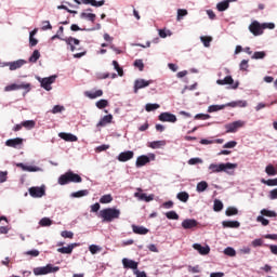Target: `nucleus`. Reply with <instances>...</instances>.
Instances as JSON below:
<instances>
[{
	"label": "nucleus",
	"mask_w": 277,
	"mask_h": 277,
	"mask_svg": "<svg viewBox=\"0 0 277 277\" xmlns=\"http://www.w3.org/2000/svg\"><path fill=\"white\" fill-rule=\"evenodd\" d=\"M100 217L102 222H114V220L120 219V210L116 208H105L100 211Z\"/></svg>",
	"instance_id": "nucleus-1"
},
{
	"label": "nucleus",
	"mask_w": 277,
	"mask_h": 277,
	"mask_svg": "<svg viewBox=\"0 0 277 277\" xmlns=\"http://www.w3.org/2000/svg\"><path fill=\"white\" fill-rule=\"evenodd\" d=\"M83 179L81 175L69 171L58 177V185H68V183H81Z\"/></svg>",
	"instance_id": "nucleus-2"
},
{
	"label": "nucleus",
	"mask_w": 277,
	"mask_h": 277,
	"mask_svg": "<svg viewBox=\"0 0 277 277\" xmlns=\"http://www.w3.org/2000/svg\"><path fill=\"white\" fill-rule=\"evenodd\" d=\"M235 168H237V164L230 163V162L220 163V164L211 163L209 166V170L211 174L219 173V172H226V170H235Z\"/></svg>",
	"instance_id": "nucleus-3"
},
{
	"label": "nucleus",
	"mask_w": 277,
	"mask_h": 277,
	"mask_svg": "<svg viewBox=\"0 0 277 277\" xmlns=\"http://www.w3.org/2000/svg\"><path fill=\"white\" fill-rule=\"evenodd\" d=\"M55 272H60V266H53V264H48L47 266L34 269L35 276H45V274H53Z\"/></svg>",
	"instance_id": "nucleus-4"
},
{
	"label": "nucleus",
	"mask_w": 277,
	"mask_h": 277,
	"mask_svg": "<svg viewBox=\"0 0 277 277\" xmlns=\"http://www.w3.org/2000/svg\"><path fill=\"white\" fill-rule=\"evenodd\" d=\"M16 90H25L31 92V83L22 82L21 84L12 83L4 88V92H14Z\"/></svg>",
	"instance_id": "nucleus-5"
},
{
	"label": "nucleus",
	"mask_w": 277,
	"mask_h": 277,
	"mask_svg": "<svg viewBox=\"0 0 277 277\" xmlns=\"http://www.w3.org/2000/svg\"><path fill=\"white\" fill-rule=\"evenodd\" d=\"M55 79H57L56 76H51L48 78H38L39 83H41V88H43V90H47L48 92H50V90H52L51 84L55 83Z\"/></svg>",
	"instance_id": "nucleus-6"
},
{
	"label": "nucleus",
	"mask_w": 277,
	"mask_h": 277,
	"mask_svg": "<svg viewBox=\"0 0 277 277\" xmlns=\"http://www.w3.org/2000/svg\"><path fill=\"white\" fill-rule=\"evenodd\" d=\"M150 161H155V154H149V156L142 155L136 159V168H143L146 163H150Z\"/></svg>",
	"instance_id": "nucleus-7"
},
{
	"label": "nucleus",
	"mask_w": 277,
	"mask_h": 277,
	"mask_svg": "<svg viewBox=\"0 0 277 277\" xmlns=\"http://www.w3.org/2000/svg\"><path fill=\"white\" fill-rule=\"evenodd\" d=\"M217 85H232L233 90L239 88V82H235L232 76H226L224 79L216 80Z\"/></svg>",
	"instance_id": "nucleus-8"
},
{
	"label": "nucleus",
	"mask_w": 277,
	"mask_h": 277,
	"mask_svg": "<svg viewBox=\"0 0 277 277\" xmlns=\"http://www.w3.org/2000/svg\"><path fill=\"white\" fill-rule=\"evenodd\" d=\"M151 83V80L136 79L134 81V94H137V92H140V90L144 88H148V85H150Z\"/></svg>",
	"instance_id": "nucleus-9"
},
{
	"label": "nucleus",
	"mask_w": 277,
	"mask_h": 277,
	"mask_svg": "<svg viewBox=\"0 0 277 277\" xmlns=\"http://www.w3.org/2000/svg\"><path fill=\"white\" fill-rule=\"evenodd\" d=\"M249 31H251V34L253 36H262L263 34V24L254 21L250 24L249 26Z\"/></svg>",
	"instance_id": "nucleus-10"
},
{
	"label": "nucleus",
	"mask_w": 277,
	"mask_h": 277,
	"mask_svg": "<svg viewBox=\"0 0 277 277\" xmlns=\"http://www.w3.org/2000/svg\"><path fill=\"white\" fill-rule=\"evenodd\" d=\"M243 124H245V122L241 120L228 123L225 126L226 133H237V130L241 129V127H243Z\"/></svg>",
	"instance_id": "nucleus-11"
},
{
	"label": "nucleus",
	"mask_w": 277,
	"mask_h": 277,
	"mask_svg": "<svg viewBox=\"0 0 277 277\" xmlns=\"http://www.w3.org/2000/svg\"><path fill=\"white\" fill-rule=\"evenodd\" d=\"M44 194H47L44 187L32 186L29 188V195L31 198H42Z\"/></svg>",
	"instance_id": "nucleus-12"
},
{
	"label": "nucleus",
	"mask_w": 277,
	"mask_h": 277,
	"mask_svg": "<svg viewBox=\"0 0 277 277\" xmlns=\"http://www.w3.org/2000/svg\"><path fill=\"white\" fill-rule=\"evenodd\" d=\"M137 193H134V198H137L138 200H143L144 202H151V200H155V195L147 196L146 194L142 193V188H136Z\"/></svg>",
	"instance_id": "nucleus-13"
},
{
	"label": "nucleus",
	"mask_w": 277,
	"mask_h": 277,
	"mask_svg": "<svg viewBox=\"0 0 277 277\" xmlns=\"http://www.w3.org/2000/svg\"><path fill=\"white\" fill-rule=\"evenodd\" d=\"M158 120H160V122H176V116L174 114L171 113H161L158 116Z\"/></svg>",
	"instance_id": "nucleus-14"
},
{
	"label": "nucleus",
	"mask_w": 277,
	"mask_h": 277,
	"mask_svg": "<svg viewBox=\"0 0 277 277\" xmlns=\"http://www.w3.org/2000/svg\"><path fill=\"white\" fill-rule=\"evenodd\" d=\"M25 64H27V61L17 60V61H14V62L5 63V66H9L10 70H18V68H23V66H25Z\"/></svg>",
	"instance_id": "nucleus-15"
},
{
	"label": "nucleus",
	"mask_w": 277,
	"mask_h": 277,
	"mask_svg": "<svg viewBox=\"0 0 277 277\" xmlns=\"http://www.w3.org/2000/svg\"><path fill=\"white\" fill-rule=\"evenodd\" d=\"M196 226H198V221L194 219H186L182 222V228H184L185 230L196 228Z\"/></svg>",
	"instance_id": "nucleus-16"
},
{
	"label": "nucleus",
	"mask_w": 277,
	"mask_h": 277,
	"mask_svg": "<svg viewBox=\"0 0 277 277\" xmlns=\"http://www.w3.org/2000/svg\"><path fill=\"white\" fill-rule=\"evenodd\" d=\"M134 155L135 154L131 150L122 151L118 156V161H121V162L131 161V159H133Z\"/></svg>",
	"instance_id": "nucleus-17"
},
{
	"label": "nucleus",
	"mask_w": 277,
	"mask_h": 277,
	"mask_svg": "<svg viewBox=\"0 0 277 277\" xmlns=\"http://www.w3.org/2000/svg\"><path fill=\"white\" fill-rule=\"evenodd\" d=\"M122 265H123L124 269H135V272H136L138 264H137V262H135L133 260L123 258Z\"/></svg>",
	"instance_id": "nucleus-18"
},
{
	"label": "nucleus",
	"mask_w": 277,
	"mask_h": 277,
	"mask_svg": "<svg viewBox=\"0 0 277 277\" xmlns=\"http://www.w3.org/2000/svg\"><path fill=\"white\" fill-rule=\"evenodd\" d=\"M194 250H198L199 254L207 255L211 252V248L209 246L202 247L200 243L193 245Z\"/></svg>",
	"instance_id": "nucleus-19"
},
{
	"label": "nucleus",
	"mask_w": 277,
	"mask_h": 277,
	"mask_svg": "<svg viewBox=\"0 0 277 277\" xmlns=\"http://www.w3.org/2000/svg\"><path fill=\"white\" fill-rule=\"evenodd\" d=\"M79 246L78 243H70L67 247L58 248L57 252L61 254H72V250Z\"/></svg>",
	"instance_id": "nucleus-20"
},
{
	"label": "nucleus",
	"mask_w": 277,
	"mask_h": 277,
	"mask_svg": "<svg viewBox=\"0 0 277 277\" xmlns=\"http://www.w3.org/2000/svg\"><path fill=\"white\" fill-rule=\"evenodd\" d=\"M132 230L135 235H148V233H150L149 228L137 225H132Z\"/></svg>",
	"instance_id": "nucleus-21"
},
{
	"label": "nucleus",
	"mask_w": 277,
	"mask_h": 277,
	"mask_svg": "<svg viewBox=\"0 0 277 277\" xmlns=\"http://www.w3.org/2000/svg\"><path fill=\"white\" fill-rule=\"evenodd\" d=\"M23 144V138L16 137V138H10L5 142V146H9L10 148H16V146H21Z\"/></svg>",
	"instance_id": "nucleus-22"
},
{
	"label": "nucleus",
	"mask_w": 277,
	"mask_h": 277,
	"mask_svg": "<svg viewBox=\"0 0 277 277\" xmlns=\"http://www.w3.org/2000/svg\"><path fill=\"white\" fill-rule=\"evenodd\" d=\"M17 168H22L24 172H40V167L25 166L23 162L16 164Z\"/></svg>",
	"instance_id": "nucleus-23"
},
{
	"label": "nucleus",
	"mask_w": 277,
	"mask_h": 277,
	"mask_svg": "<svg viewBox=\"0 0 277 277\" xmlns=\"http://www.w3.org/2000/svg\"><path fill=\"white\" fill-rule=\"evenodd\" d=\"M17 168H22L24 172H40V167L25 166L23 162L16 164Z\"/></svg>",
	"instance_id": "nucleus-24"
},
{
	"label": "nucleus",
	"mask_w": 277,
	"mask_h": 277,
	"mask_svg": "<svg viewBox=\"0 0 277 277\" xmlns=\"http://www.w3.org/2000/svg\"><path fill=\"white\" fill-rule=\"evenodd\" d=\"M81 3H83L84 5H93V8H101L105 5V0H81Z\"/></svg>",
	"instance_id": "nucleus-25"
},
{
	"label": "nucleus",
	"mask_w": 277,
	"mask_h": 277,
	"mask_svg": "<svg viewBox=\"0 0 277 277\" xmlns=\"http://www.w3.org/2000/svg\"><path fill=\"white\" fill-rule=\"evenodd\" d=\"M58 136L61 137V140H65V142H77L78 140L75 134L66 132H61Z\"/></svg>",
	"instance_id": "nucleus-26"
},
{
	"label": "nucleus",
	"mask_w": 277,
	"mask_h": 277,
	"mask_svg": "<svg viewBox=\"0 0 277 277\" xmlns=\"http://www.w3.org/2000/svg\"><path fill=\"white\" fill-rule=\"evenodd\" d=\"M222 226L223 228H239L241 223L239 221H223Z\"/></svg>",
	"instance_id": "nucleus-27"
},
{
	"label": "nucleus",
	"mask_w": 277,
	"mask_h": 277,
	"mask_svg": "<svg viewBox=\"0 0 277 277\" xmlns=\"http://www.w3.org/2000/svg\"><path fill=\"white\" fill-rule=\"evenodd\" d=\"M114 120L113 115H106L104 116L97 123V127H107V124H110V122Z\"/></svg>",
	"instance_id": "nucleus-28"
},
{
	"label": "nucleus",
	"mask_w": 277,
	"mask_h": 277,
	"mask_svg": "<svg viewBox=\"0 0 277 277\" xmlns=\"http://www.w3.org/2000/svg\"><path fill=\"white\" fill-rule=\"evenodd\" d=\"M229 5H230V0H224L216 4V10H219V12H226V10H228Z\"/></svg>",
	"instance_id": "nucleus-29"
},
{
	"label": "nucleus",
	"mask_w": 277,
	"mask_h": 277,
	"mask_svg": "<svg viewBox=\"0 0 277 277\" xmlns=\"http://www.w3.org/2000/svg\"><path fill=\"white\" fill-rule=\"evenodd\" d=\"M84 96H88V98H92V100L98 98V97L103 96V90H97L95 92L85 91Z\"/></svg>",
	"instance_id": "nucleus-30"
},
{
	"label": "nucleus",
	"mask_w": 277,
	"mask_h": 277,
	"mask_svg": "<svg viewBox=\"0 0 277 277\" xmlns=\"http://www.w3.org/2000/svg\"><path fill=\"white\" fill-rule=\"evenodd\" d=\"M65 42H66V44H68L70 47V51H72V52L76 50L75 44L76 45L80 44L79 39H75L72 37L65 39Z\"/></svg>",
	"instance_id": "nucleus-31"
},
{
	"label": "nucleus",
	"mask_w": 277,
	"mask_h": 277,
	"mask_svg": "<svg viewBox=\"0 0 277 277\" xmlns=\"http://www.w3.org/2000/svg\"><path fill=\"white\" fill-rule=\"evenodd\" d=\"M226 107H228L227 104H224V105H211V106L208 107V113L209 114H213L215 111H221V109H224Z\"/></svg>",
	"instance_id": "nucleus-32"
},
{
	"label": "nucleus",
	"mask_w": 277,
	"mask_h": 277,
	"mask_svg": "<svg viewBox=\"0 0 277 277\" xmlns=\"http://www.w3.org/2000/svg\"><path fill=\"white\" fill-rule=\"evenodd\" d=\"M227 107H248V102L237 101V102L227 103Z\"/></svg>",
	"instance_id": "nucleus-33"
},
{
	"label": "nucleus",
	"mask_w": 277,
	"mask_h": 277,
	"mask_svg": "<svg viewBox=\"0 0 277 277\" xmlns=\"http://www.w3.org/2000/svg\"><path fill=\"white\" fill-rule=\"evenodd\" d=\"M114 197L111 194L103 195L100 199L101 205H109V202H113Z\"/></svg>",
	"instance_id": "nucleus-34"
},
{
	"label": "nucleus",
	"mask_w": 277,
	"mask_h": 277,
	"mask_svg": "<svg viewBox=\"0 0 277 277\" xmlns=\"http://www.w3.org/2000/svg\"><path fill=\"white\" fill-rule=\"evenodd\" d=\"M265 172L268 176H276V174H277V170L273 164L266 166Z\"/></svg>",
	"instance_id": "nucleus-35"
},
{
	"label": "nucleus",
	"mask_w": 277,
	"mask_h": 277,
	"mask_svg": "<svg viewBox=\"0 0 277 277\" xmlns=\"http://www.w3.org/2000/svg\"><path fill=\"white\" fill-rule=\"evenodd\" d=\"M222 209H224V203H222L220 199H215L213 205V211H215L216 213H220Z\"/></svg>",
	"instance_id": "nucleus-36"
},
{
	"label": "nucleus",
	"mask_w": 277,
	"mask_h": 277,
	"mask_svg": "<svg viewBox=\"0 0 277 277\" xmlns=\"http://www.w3.org/2000/svg\"><path fill=\"white\" fill-rule=\"evenodd\" d=\"M161 146H166V141H154L151 143H149V148H161Z\"/></svg>",
	"instance_id": "nucleus-37"
},
{
	"label": "nucleus",
	"mask_w": 277,
	"mask_h": 277,
	"mask_svg": "<svg viewBox=\"0 0 277 277\" xmlns=\"http://www.w3.org/2000/svg\"><path fill=\"white\" fill-rule=\"evenodd\" d=\"M80 18H88L89 21H91V23H94V21H96V14L83 12L80 14Z\"/></svg>",
	"instance_id": "nucleus-38"
},
{
	"label": "nucleus",
	"mask_w": 277,
	"mask_h": 277,
	"mask_svg": "<svg viewBox=\"0 0 277 277\" xmlns=\"http://www.w3.org/2000/svg\"><path fill=\"white\" fill-rule=\"evenodd\" d=\"M238 213H239V210H237V208H235V207H228L225 211V215H227V217L237 215Z\"/></svg>",
	"instance_id": "nucleus-39"
},
{
	"label": "nucleus",
	"mask_w": 277,
	"mask_h": 277,
	"mask_svg": "<svg viewBox=\"0 0 277 277\" xmlns=\"http://www.w3.org/2000/svg\"><path fill=\"white\" fill-rule=\"evenodd\" d=\"M277 101L271 102V104H265V103H259L255 106V111H261V109H265V107H272V105H276Z\"/></svg>",
	"instance_id": "nucleus-40"
},
{
	"label": "nucleus",
	"mask_w": 277,
	"mask_h": 277,
	"mask_svg": "<svg viewBox=\"0 0 277 277\" xmlns=\"http://www.w3.org/2000/svg\"><path fill=\"white\" fill-rule=\"evenodd\" d=\"M177 199L181 200V202H187L189 200V194L187 192H181L176 196Z\"/></svg>",
	"instance_id": "nucleus-41"
},
{
	"label": "nucleus",
	"mask_w": 277,
	"mask_h": 277,
	"mask_svg": "<svg viewBox=\"0 0 277 277\" xmlns=\"http://www.w3.org/2000/svg\"><path fill=\"white\" fill-rule=\"evenodd\" d=\"M38 60H40V51L35 50L31 54V56L29 57V62L31 64H36V62H38Z\"/></svg>",
	"instance_id": "nucleus-42"
},
{
	"label": "nucleus",
	"mask_w": 277,
	"mask_h": 277,
	"mask_svg": "<svg viewBox=\"0 0 277 277\" xmlns=\"http://www.w3.org/2000/svg\"><path fill=\"white\" fill-rule=\"evenodd\" d=\"M208 187H209V184L205 181H201L197 184V192L199 193L207 192Z\"/></svg>",
	"instance_id": "nucleus-43"
},
{
	"label": "nucleus",
	"mask_w": 277,
	"mask_h": 277,
	"mask_svg": "<svg viewBox=\"0 0 277 277\" xmlns=\"http://www.w3.org/2000/svg\"><path fill=\"white\" fill-rule=\"evenodd\" d=\"M113 66L115 70H117L119 77H123L124 70L122 69V67H120V64H118V61H113Z\"/></svg>",
	"instance_id": "nucleus-44"
},
{
	"label": "nucleus",
	"mask_w": 277,
	"mask_h": 277,
	"mask_svg": "<svg viewBox=\"0 0 277 277\" xmlns=\"http://www.w3.org/2000/svg\"><path fill=\"white\" fill-rule=\"evenodd\" d=\"M88 194H90V192H88V189H84L72 193L71 196L72 198H83V196H88Z\"/></svg>",
	"instance_id": "nucleus-45"
},
{
	"label": "nucleus",
	"mask_w": 277,
	"mask_h": 277,
	"mask_svg": "<svg viewBox=\"0 0 277 277\" xmlns=\"http://www.w3.org/2000/svg\"><path fill=\"white\" fill-rule=\"evenodd\" d=\"M261 183H263L264 185H268V187H276L277 185V177L273 179V180H261Z\"/></svg>",
	"instance_id": "nucleus-46"
},
{
	"label": "nucleus",
	"mask_w": 277,
	"mask_h": 277,
	"mask_svg": "<svg viewBox=\"0 0 277 277\" xmlns=\"http://www.w3.org/2000/svg\"><path fill=\"white\" fill-rule=\"evenodd\" d=\"M265 55H267L265 51L254 52L251 60H264Z\"/></svg>",
	"instance_id": "nucleus-47"
},
{
	"label": "nucleus",
	"mask_w": 277,
	"mask_h": 277,
	"mask_svg": "<svg viewBox=\"0 0 277 277\" xmlns=\"http://www.w3.org/2000/svg\"><path fill=\"white\" fill-rule=\"evenodd\" d=\"M261 215H264L266 217H276L277 216L276 212H274L272 210H267V209L261 210Z\"/></svg>",
	"instance_id": "nucleus-48"
},
{
	"label": "nucleus",
	"mask_w": 277,
	"mask_h": 277,
	"mask_svg": "<svg viewBox=\"0 0 277 277\" xmlns=\"http://www.w3.org/2000/svg\"><path fill=\"white\" fill-rule=\"evenodd\" d=\"M22 127H24L25 129H34L36 127V121L34 120L23 121Z\"/></svg>",
	"instance_id": "nucleus-49"
},
{
	"label": "nucleus",
	"mask_w": 277,
	"mask_h": 277,
	"mask_svg": "<svg viewBox=\"0 0 277 277\" xmlns=\"http://www.w3.org/2000/svg\"><path fill=\"white\" fill-rule=\"evenodd\" d=\"M96 107L97 109H105V107H107V105H109V102L107 100H100L96 102Z\"/></svg>",
	"instance_id": "nucleus-50"
},
{
	"label": "nucleus",
	"mask_w": 277,
	"mask_h": 277,
	"mask_svg": "<svg viewBox=\"0 0 277 277\" xmlns=\"http://www.w3.org/2000/svg\"><path fill=\"white\" fill-rule=\"evenodd\" d=\"M166 217L168 220H179V214L176 213V211H169L166 213Z\"/></svg>",
	"instance_id": "nucleus-51"
},
{
	"label": "nucleus",
	"mask_w": 277,
	"mask_h": 277,
	"mask_svg": "<svg viewBox=\"0 0 277 277\" xmlns=\"http://www.w3.org/2000/svg\"><path fill=\"white\" fill-rule=\"evenodd\" d=\"M224 254H226V256H237V251H235L232 247H227L224 250Z\"/></svg>",
	"instance_id": "nucleus-52"
},
{
	"label": "nucleus",
	"mask_w": 277,
	"mask_h": 277,
	"mask_svg": "<svg viewBox=\"0 0 277 277\" xmlns=\"http://www.w3.org/2000/svg\"><path fill=\"white\" fill-rule=\"evenodd\" d=\"M40 226H51L53 224V221L49 217H43L39 222Z\"/></svg>",
	"instance_id": "nucleus-53"
},
{
	"label": "nucleus",
	"mask_w": 277,
	"mask_h": 277,
	"mask_svg": "<svg viewBox=\"0 0 277 277\" xmlns=\"http://www.w3.org/2000/svg\"><path fill=\"white\" fill-rule=\"evenodd\" d=\"M201 42L205 47H211V42L213 40L212 37H200Z\"/></svg>",
	"instance_id": "nucleus-54"
},
{
	"label": "nucleus",
	"mask_w": 277,
	"mask_h": 277,
	"mask_svg": "<svg viewBox=\"0 0 277 277\" xmlns=\"http://www.w3.org/2000/svg\"><path fill=\"white\" fill-rule=\"evenodd\" d=\"M61 236L64 237V239H72L75 237V234L72 232L63 230L61 233Z\"/></svg>",
	"instance_id": "nucleus-55"
},
{
	"label": "nucleus",
	"mask_w": 277,
	"mask_h": 277,
	"mask_svg": "<svg viewBox=\"0 0 277 277\" xmlns=\"http://www.w3.org/2000/svg\"><path fill=\"white\" fill-rule=\"evenodd\" d=\"M101 247L96 246V245H91L89 247V252H91V254H97V252H101Z\"/></svg>",
	"instance_id": "nucleus-56"
},
{
	"label": "nucleus",
	"mask_w": 277,
	"mask_h": 277,
	"mask_svg": "<svg viewBox=\"0 0 277 277\" xmlns=\"http://www.w3.org/2000/svg\"><path fill=\"white\" fill-rule=\"evenodd\" d=\"M209 118H211L209 114H197L195 116V120H209Z\"/></svg>",
	"instance_id": "nucleus-57"
},
{
	"label": "nucleus",
	"mask_w": 277,
	"mask_h": 277,
	"mask_svg": "<svg viewBox=\"0 0 277 277\" xmlns=\"http://www.w3.org/2000/svg\"><path fill=\"white\" fill-rule=\"evenodd\" d=\"M159 104H146V111H155V109H159Z\"/></svg>",
	"instance_id": "nucleus-58"
},
{
	"label": "nucleus",
	"mask_w": 277,
	"mask_h": 277,
	"mask_svg": "<svg viewBox=\"0 0 277 277\" xmlns=\"http://www.w3.org/2000/svg\"><path fill=\"white\" fill-rule=\"evenodd\" d=\"M256 222H261L262 226H268L269 225V220L264 219L263 215H259L256 217Z\"/></svg>",
	"instance_id": "nucleus-59"
},
{
	"label": "nucleus",
	"mask_w": 277,
	"mask_h": 277,
	"mask_svg": "<svg viewBox=\"0 0 277 277\" xmlns=\"http://www.w3.org/2000/svg\"><path fill=\"white\" fill-rule=\"evenodd\" d=\"M183 16H187V10L179 9L177 10V21H181V18H183Z\"/></svg>",
	"instance_id": "nucleus-60"
},
{
	"label": "nucleus",
	"mask_w": 277,
	"mask_h": 277,
	"mask_svg": "<svg viewBox=\"0 0 277 277\" xmlns=\"http://www.w3.org/2000/svg\"><path fill=\"white\" fill-rule=\"evenodd\" d=\"M134 66H135V68H138V70H144V62L142 61V60H136L135 62H134Z\"/></svg>",
	"instance_id": "nucleus-61"
},
{
	"label": "nucleus",
	"mask_w": 277,
	"mask_h": 277,
	"mask_svg": "<svg viewBox=\"0 0 277 277\" xmlns=\"http://www.w3.org/2000/svg\"><path fill=\"white\" fill-rule=\"evenodd\" d=\"M198 163H202V159H200V158H190V159L188 160V164H189V166H196V164H198Z\"/></svg>",
	"instance_id": "nucleus-62"
},
{
	"label": "nucleus",
	"mask_w": 277,
	"mask_h": 277,
	"mask_svg": "<svg viewBox=\"0 0 277 277\" xmlns=\"http://www.w3.org/2000/svg\"><path fill=\"white\" fill-rule=\"evenodd\" d=\"M64 106L55 105L52 109V114H62L64 111Z\"/></svg>",
	"instance_id": "nucleus-63"
},
{
	"label": "nucleus",
	"mask_w": 277,
	"mask_h": 277,
	"mask_svg": "<svg viewBox=\"0 0 277 277\" xmlns=\"http://www.w3.org/2000/svg\"><path fill=\"white\" fill-rule=\"evenodd\" d=\"M269 198L271 200H277V188L269 192Z\"/></svg>",
	"instance_id": "nucleus-64"
}]
</instances>
